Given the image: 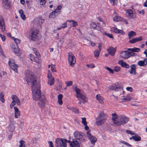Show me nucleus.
<instances>
[{
  "mask_svg": "<svg viewBox=\"0 0 147 147\" xmlns=\"http://www.w3.org/2000/svg\"><path fill=\"white\" fill-rule=\"evenodd\" d=\"M25 78L28 83L31 84L32 97L33 99L37 100L40 98L41 93L40 90V85L38 82H37L34 74L29 70L25 72Z\"/></svg>",
  "mask_w": 147,
  "mask_h": 147,
  "instance_id": "nucleus-1",
  "label": "nucleus"
},
{
  "mask_svg": "<svg viewBox=\"0 0 147 147\" xmlns=\"http://www.w3.org/2000/svg\"><path fill=\"white\" fill-rule=\"evenodd\" d=\"M112 116L113 123L119 126L126 123L129 121L128 118L124 115L117 116L116 114L113 113L112 114Z\"/></svg>",
  "mask_w": 147,
  "mask_h": 147,
  "instance_id": "nucleus-2",
  "label": "nucleus"
},
{
  "mask_svg": "<svg viewBox=\"0 0 147 147\" xmlns=\"http://www.w3.org/2000/svg\"><path fill=\"white\" fill-rule=\"evenodd\" d=\"M26 36L29 39L34 41L39 40L41 38L40 33L37 30L33 31L31 34L29 32L27 31L26 33Z\"/></svg>",
  "mask_w": 147,
  "mask_h": 147,
  "instance_id": "nucleus-3",
  "label": "nucleus"
},
{
  "mask_svg": "<svg viewBox=\"0 0 147 147\" xmlns=\"http://www.w3.org/2000/svg\"><path fill=\"white\" fill-rule=\"evenodd\" d=\"M74 91L76 93V96L78 100H80V99H81L84 102L88 101L87 98L84 95L82 94L81 90L80 89L76 87L74 89Z\"/></svg>",
  "mask_w": 147,
  "mask_h": 147,
  "instance_id": "nucleus-4",
  "label": "nucleus"
},
{
  "mask_svg": "<svg viewBox=\"0 0 147 147\" xmlns=\"http://www.w3.org/2000/svg\"><path fill=\"white\" fill-rule=\"evenodd\" d=\"M67 142L66 139L58 138L55 140V145L57 147H66Z\"/></svg>",
  "mask_w": 147,
  "mask_h": 147,
  "instance_id": "nucleus-5",
  "label": "nucleus"
},
{
  "mask_svg": "<svg viewBox=\"0 0 147 147\" xmlns=\"http://www.w3.org/2000/svg\"><path fill=\"white\" fill-rule=\"evenodd\" d=\"M74 135L75 138L81 142L85 141L86 137L81 132L78 131H76L74 133Z\"/></svg>",
  "mask_w": 147,
  "mask_h": 147,
  "instance_id": "nucleus-6",
  "label": "nucleus"
},
{
  "mask_svg": "<svg viewBox=\"0 0 147 147\" xmlns=\"http://www.w3.org/2000/svg\"><path fill=\"white\" fill-rule=\"evenodd\" d=\"M38 100V106L40 107L41 109H43L45 107L47 102L46 97L42 95Z\"/></svg>",
  "mask_w": 147,
  "mask_h": 147,
  "instance_id": "nucleus-7",
  "label": "nucleus"
},
{
  "mask_svg": "<svg viewBox=\"0 0 147 147\" xmlns=\"http://www.w3.org/2000/svg\"><path fill=\"white\" fill-rule=\"evenodd\" d=\"M68 63L71 66H74L76 62L75 56L71 53H69L68 57Z\"/></svg>",
  "mask_w": 147,
  "mask_h": 147,
  "instance_id": "nucleus-8",
  "label": "nucleus"
},
{
  "mask_svg": "<svg viewBox=\"0 0 147 147\" xmlns=\"http://www.w3.org/2000/svg\"><path fill=\"white\" fill-rule=\"evenodd\" d=\"M110 89L113 91L119 92V93L118 94V95H119L123 93L124 92L122 88L120 87L119 86H117L114 85H112L110 87Z\"/></svg>",
  "mask_w": 147,
  "mask_h": 147,
  "instance_id": "nucleus-9",
  "label": "nucleus"
},
{
  "mask_svg": "<svg viewBox=\"0 0 147 147\" xmlns=\"http://www.w3.org/2000/svg\"><path fill=\"white\" fill-rule=\"evenodd\" d=\"M8 64L11 69L16 72H17L18 66L15 62L14 61L13 59H10L8 61Z\"/></svg>",
  "mask_w": 147,
  "mask_h": 147,
  "instance_id": "nucleus-10",
  "label": "nucleus"
},
{
  "mask_svg": "<svg viewBox=\"0 0 147 147\" xmlns=\"http://www.w3.org/2000/svg\"><path fill=\"white\" fill-rule=\"evenodd\" d=\"M90 131H88L86 133L87 137L91 142L92 144H94L97 140V138L93 136L90 133Z\"/></svg>",
  "mask_w": 147,
  "mask_h": 147,
  "instance_id": "nucleus-11",
  "label": "nucleus"
},
{
  "mask_svg": "<svg viewBox=\"0 0 147 147\" xmlns=\"http://www.w3.org/2000/svg\"><path fill=\"white\" fill-rule=\"evenodd\" d=\"M67 142L69 143V145L71 147H80V144L76 139L73 140L72 142L67 140Z\"/></svg>",
  "mask_w": 147,
  "mask_h": 147,
  "instance_id": "nucleus-12",
  "label": "nucleus"
},
{
  "mask_svg": "<svg viewBox=\"0 0 147 147\" xmlns=\"http://www.w3.org/2000/svg\"><path fill=\"white\" fill-rule=\"evenodd\" d=\"M5 23L3 17L0 16V29L3 32L5 30Z\"/></svg>",
  "mask_w": 147,
  "mask_h": 147,
  "instance_id": "nucleus-13",
  "label": "nucleus"
},
{
  "mask_svg": "<svg viewBox=\"0 0 147 147\" xmlns=\"http://www.w3.org/2000/svg\"><path fill=\"white\" fill-rule=\"evenodd\" d=\"M47 77L48 79V84L50 85H53L54 83V80L53 77L52 76L51 73L49 70L48 71Z\"/></svg>",
  "mask_w": 147,
  "mask_h": 147,
  "instance_id": "nucleus-14",
  "label": "nucleus"
},
{
  "mask_svg": "<svg viewBox=\"0 0 147 147\" xmlns=\"http://www.w3.org/2000/svg\"><path fill=\"white\" fill-rule=\"evenodd\" d=\"M126 15L131 18H135L136 17V13L135 12L129 9L126 10Z\"/></svg>",
  "mask_w": 147,
  "mask_h": 147,
  "instance_id": "nucleus-15",
  "label": "nucleus"
},
{
  "mask_svg": "<svg viewBox=\"0 0 147 147\" xmlns=\"http://www.w3.org/2000/svg\"><path fill=\"white\" fill-rule=\"evenodd\" d=\"M129 56V53L127 51H123L120 53V57L121 58L127 59Z\"/></svg>",
  "mask_w": 147,
  "mask_h": 147,
  "instance_id": "nucleus-16",
  "label": "nucleus"
},
{
  "mask_svg": "<svg viewBox=\"0 0 147 147\" xmlns=\"http://www.w3.org/2000/svg\"><path fill=\"white\" fill-rule=\"evenodd\" d=\"M11 50L15 53L19 54L20 53V49L18 47L17 45H12L11 46Z\"/></svg>",
  "mask_w": 147,
  "mask_h": 147,
  "instance_id": "nucleus-17",
  "label": "nucleus"
},
{
  "mask_svg": "<svg viewBox=\"0 0 147 147\" xmlns=\"http://www.w3.org/2000/svg\"><path fill=\"white\" fill-rule=\"evenodd\" d=\"M11 98L13 101L17 104L19 106H20L21 103L19 99L16 95H12L11 96Z\"/></svg>",
  "mask_w": 147,
  "mask_h": 147,
  "instance_id": "nucleus-18",
  "label": "nucleus"
},
{
  "mask_svg": "<svg viewBox=\"0 0 147 147\" xmlns=\"http://www.w3.org/2000/svg\"><path fill=\"white\" fill-rule=\"evenodd\" d=\"M111 30L116 33L120 34L122 35H124L125 34V32L123 30L119 29L115 27H113L112 28H111Z\"/></svg>",
  "mask_w": 147,
  "mask_h": 147,
  "instance_id": "nucleus-19",
  "label": "nucleus"
},
{
  "mask_svg": "<svg viewBox=\"0 0 147 147\" xmlns=\"http://www.w3.org/2000/svg\"><path fill=\"white\" fill-rule=\"evenodd\" d=\"M108 54L111 56L114 55L116 49L113 47H110L107 49Z\"/></svg>",
  "mask_w": 147,
  "mask_h": 147,
  "instance_id": "nucleus-20",
  "label": "nucleus"
},
{
  "mask_svg": "<svg viewBox=\"0 0 147 147\" xmlns=\"http://www.w3.org/2000/svg\"><path fill=\"white\" fill-rule=\"evenodd\" d=\"M3 5L5 9H8L10 8V4L8 0H3Z\"/></svg>",
  "mask_w": 147,
  "mask_h": 147,
  "instance_id": "nucleus-21",
  "label": "nucleus"
},
{
  "mask_svg": "<svg viewBox=\"0 0 147 147\" xmlns=\"http://www.w3.org/2000/svg\"><path fill=\"white\" fill-rule=\"evenodd\" d=\"M14 110L15 118H18L20 116V112L17 107H14Z\"/></svg>",
  "mask_w": 147,
  "mask_h": 147,
  "instance_id": "nucleus-22",
  "label": "nucleus"
},
{
  "mask_svg": "<svg viewBox=\"0 0 147 147\" xmlns=\"http://www.w3.org/2000/svg\"><path fill=\"white\" fill-rule=\"evenodd\" d=\"M138 64L140 66H144L147 65V59H144L143 60L139 61L138 62Z\"/></svg>",
  "mask_w": 147,
  "mask_h": 147,
  "instance_id": "nucleus-23",
  "label": "nucleus"
},
{
  "mask_svg": "<svg viewBox=\"0 0 147 147\" xmlns=\"http://www.w3.org/2000/svg\"><path fill=\"white\" fill-rule=\"evenodd\" d=\"M118 63L122 67H125L127 69L129 67V65L126 63L122 60L119 61Z\"/></svg>",
  "mask_w": 147,
  "mask_h": 147,
  "instance_id": "nucleus-24",
  "label": "nucleus"
},
{
  "mask_svg": "<svg viewBox=\"0 0 147 147\" xmlns=\"http://www.w3.org/2000/svg\"><path fill=\"white\" fill-rule=\"evenodd\" d=\"M107 116L103 112H101L99 114L97 119H106Z\"/></svg>",
  "mask_w": 147,
  "mask_h": 147,
  "instance_id": "nucleus-25",
  "label": "nucleus"
},
{
  "mask_svg": "<svg viewBox=\"0 0 147 147\" xmlns=\"http://www.w3.org/2000/svg\"><path fill=\"white\" fill-rule=\"evenodd\" d=\"M44 21V20L40 17L36 18L34 20V22L40 25H41Z\"/></svg>",
  "mask_w": 147,
  "mask_h": 147,
  "instance_id": "nucleus-26",
  "label": "nucleus"
},
{
  "mask_svg": "<svg viewBox=\"0 0 147 147\" xmlns=\"http://www.w3.org/2000/svg\"><path fill=\"white\" fill-rule=\"evenodd\" d=\"M30 57L31 60L32 61H35L38 63H39L40 62V61L37 57H34L32 54L30 55Z\"/></svg>",
  "mask_w": 147,
  "mask_h": 147,
  "instance_id": "nucleus-27",
  "label": "nucleus"
},
{
  "mask_svg": "<svg viewBox=\"0 0 147 147\" xmlns=\"http://www.w3.org/2000/svg\"><path fill=\"white\" fill-rule=\"evenodd\" d=\"M15 127V124L10 123L8 128V131L11 132H13L14 130Z\"/></svg>",
  "mask_w": 147,
  "mask_h": 147,
  "instance_id": "nucleus-28",
  "label": "nucleus"
},
{
  "mask_svg": "<svg viewBox=\"0 0 147 147\" xmlns=\"http://www.w3.org/2000/svg\"><path fill=\"white\" fill-rule=\"evenodd\" d=\"M96 98L100 103L101 104L103 103V98L99 94L96 95Z\"/></svg>",
  "mask_w": 147,
  "mask_h": 147,
  "instance_id": "nucleus-29",
  "label": "nucleus"
},
{
  "mask_svg": "<svg viewBox=\"0 0 147 147\" xmlns=\"http://www.w3.org/2000/svg\"><path fill=\"white\" fill-rule=\"evenodd\" d=\"M130 70L129 73L131 74L135 75L136 74V66L134 64L130 66Z\"/></svg>",
  "mask_w": 147,
  "mask_h": 147,
  "instance_id": "nucleus-30",
  "label": "nucleus"
},
{
  "mask_svg": "<svg viewBox=\"0 0 147 147\" xmlns=\"http://www.w3.org/2000/svg\"><path fill=\"white\" fill-rule=\"evenodd\" d=\"M113 15L115 16L113 18V21H114L117 22L122 20V18L118 16H117L116 13H114Z\"/></svg>",
  "mask_w": 147,
  "mask_h": 147,
  "instance_id": "nucleus-31",
  "label": "nucleus"
},
{
  "mask_svg": "<svg viewBox=\"0 0 147 147\" xmlns=\"http://www.w3.org/2000/svg\"><path fill=\"white\" fill-rule=\"evenodd\" d=\"M57 15L56 11H54L50 13L49 17L50 19H53L55 18Z\"/></svg>",
  "mask_w": 147,
  "mask_h": 147,
  "instance_id": "nucleus-32",
  "label": "nucleus"
},
{
  "mask_svg": "<svg viewBox=\"0 0 147 147\" xmlns=\"http://www.w3.org/2000/svg\"><path fill=\"white\" fill-rule=\"evenodd\" d=\"M98 121H96V124L98 125H100L104 124L106 119H98Z\"/></svg>",
  "mask_w": 147,
  "mask_h": 147,
  "instance_id": "nucleus-33",
  "label": "nucleus"
},
{
  "mask_svg": "<svg viewBox=\"0 0 147 147\" xmlns=\"http://www.w3.org/2000/svg\"><path fill=\"white\" fill-rule=\"evenodd\" d=\"M19 13L21 18L24 20L26 19L25 15L24 14V11L22 9H20L19 11Z\"/></svg>",
  "mask_w": 147,
  "mask_h": 147,
  "instance_id": "nucleus-34",
  "label": "nucleus"
},
{
  "mask_svg": "<svg viewBox=\"0 0 147 147\" xmlns=\"http://www.w3.org/2000/svg\"><path fill=\"white\" fill-rule=\"evenodd\" d=\"M63 96L61 94H59L58 96V103L60 105H62L63 104V102L62 101V99Z\"/></svg>",
  "mask_w": 147,
  "mask_h": 147,
  "instance_id": "nucleus-35",
  "label": "nucleus"
},
{
  "mask_svg": "<svg viewBox=\"0 0 147 147\" xmlns=\"http://www.w3.org/2000/svg\"><path fill=\"white\" fill-rule=\"evenodd\" d=\"M136 32L133 31H131L128 33V38L130 39L131 38L136 36Z\"/></svg>",
  "mask_w": 147,
  "mask_h": 147,
  "instance_id": "nucleus-36",
  "label": "nucleus"
},
{
  "mask_svg": "<svg viewBox=\"0 0 147 147\" xmlns=\"http://www.w3.org/2000/svg\"><path fill=\"white\" fill-rule=\"evenodd\" d=\"M128 51L133 52H138L139 51L140 49L138 48H133L128 49Z\"/></svg>",
  "mask_w": 147,
  "mask_h": 147,
  "instance_id": "nucleus-37",
  "label": "nucleus"
},
{
  "mask_svg": "<svg viewBox=\"0 0 147 147\" xmlns=\"http://www.w3.org/2000/svg\"><path fill=\"white\" fill-rule=\"evenodd\" d=\"M100 51L98 49L95 50L94 52V56L96 58H98L99 57Z\"/></svg>",
  "mask_w": 147,
  "mask_h": 147,
  "instance_id": "nucleus-38",
  "label": "nucleus"
},
{
  "mask_svg": "<svg viewBox=\"0 0 147 147\" xmlns=\"http://www.w3.org/2000/svg\"><path fill=\"white\" fill-rule=\"evenodd\" d=\"M122 99L125 100L127 101H130L131 99V97L129 95H127L125 97H123L121 98Z\"/></svg>",
  "mask_w": 147,
  "mask_h": 147,
  "instance_id": "nucleus-39",
  "label": "nucleus"
},
{
  "mask_svg": "<svg viewBox=\"0 0 147 147\" xmlns=\"http://www.w3.org/2000/svg\"><path fill=\"white\" fill-rule=\"evenodd\" d=\"M11 38L14 41L17 45L20 43V41L18 39L15 38L14 37H12Z\"/></svg>",
  "mask_w": 147,
  "mask_h": 147,
  "instance_id": "nucleus-40",
  "label": "nucleus"
},
{
  "mask_svg": "<svg viewBox=\"0 0 147 147\" xmlns=\"http://www.w3.org/2000/svg\"><path fill=\"white\" fill-rule=\"evenodd\" d=\"M133 138H134V140L136 141H139L141 140V137L138 136H133Z\"/></svg>",
  "mask_w": 147,
  "mask_h": 147,
  "instance_id": "nucleus-41",
  "label": "nucleus"
},
{
  "mask_svg": "<svg viewBox=\"0 0 147 147\" xmlns=\"http://www.w3.org/2000/svg\"><path fill=\"white\" fill-rule=\"evenodd\" d=\"M4 95L3 93H1L0 95V100L3 103L5 102V99L4 98Z\"/></svg>",
  "mask_w": 147,
  "mask_h": 147,
  "instance_id": "nucleus-42",
  "label": "nucleus"
},
{
  "mask_svg": "<svg viewBox=\"0 0 147 147\" xmlns=\"http://www.w3.org/2000/svg\"><path fill=\"white\" fill-rule=\"evenodd\" d=\"M20 145L19 147H25V142L22 140H21L19 142Z\"/></svg>",
  "mask_w": 147,
  "mask_h": 147,
  "instance_id": "nucleus-43",
  "label": "nucleus"
},
{
  "mask_svg": "<svg viewBox=\"0 0 147 147\" xmlns=\"http://www.w3.org/2000/svg\"><path fill=\"white\" fill-rule=\"evenodd\" d=\"M105 68L107 69L109 72L110 74H113L114 73L113 70L111 69V68L108 67L106 66L105 67Z\"/></svg>",
  "mask_w": 147,
  "mask_h": 147,
  "instance_id": "nucleus-44",
  "label": "nucleus"
},
{
  "mask_svg": "<svg viewBox=\"0 0 147 147\" xmlns=\"http://www.w3.org/2000/svg\"><path fill=\"white\" fill-rule=\"evenodd\" d=\"M82 119V123L84 125H87V122L86 121V118L85 117L81 118Z\"/></svg>",
  "mask_w": 147,
  "mask_h": 147,
  "instance_id": "nucleus-45",
  "label": "nucleus"
},
{
  "mask_svg": "<svg viewBox=\"0 0 147 147\" xmlns=\"http://www.w3.org/2000/svg\"><path fill=\"white\" fill-rule=\"evenodd\" d=\"M96 24L94 22H92L90 24V27L92 28H95L96 27Z\"/></svg>",
  "mask_w": 147,
  "mask_h": 147,
  "instance_id": "nucleus-46",
  "label": "nucleus"
},
{
  "mask_svg": "<svg viewBox=\"0 0 147 147\" xmlns=\"http://www.w3.org/2000/svg\"><path fill=\"white\" fill-rule=\"evenodd\" d=\"M110 3L113 5H115L117 2V0H109Z\"/></svg>",
  "mask_w": 147,
  "mask_h": 147,
  "instance_id": "nucleus-47",
  "label": "nucleus"
},
{
  "mask_svg": "<svg viewBox=\"0 0 147 147\" xmlns=\"http://www.w3.org/2000/svg\"><path fill=\"white\" fill-rule=\"evenodd\" d=\"M121 69L120 66H116L114 67V70L116 72H118Z\"/></svg>",
  "mask_w": 147,
  "mask_h": 147,
  "instance_id": "nucleus-48",
  "label": "nucleus"
},
{
  "mask_svg": "<svg viewBox=\"0 0 147 147\" xmlns=\"http://www.w3.org/2000/svg\"><path fill=\"white\" fill-rule=\"evenodd\" d=\"M120 142L122 143V144H125L126 146H127L128 147H131V145L130 144L126 142L123 141H120Z\"/></svg>",
  "mask_w": 147,
  "mask_h": 147,
  "instance_id": "nucleus-49",
  "label": "nucleus"
},
{
  "mask_svg": "<svg viewBox=\"0 0 147 147\" xmlns=\"http://www.w3.org/2000/svg\"><path fill=\"white\" fill-rule=\"evenodd\" d=\"M51 70L53 72L56 71V69L55 67V65L51 64Z\"/></svg>",
  "mask_w": 147,
  "mask_h": 147,
  "instance_id": "nucleus-50",
  "label": "nucleus"
},
{
  "mask_svg": "<svg viewBox=\"0 0 147 147\" xmlns=\"http://www.w3.org/2000/svg\"><path fill=\"white\" fill-rule=\"evenodd\" d=\"M73 82L72 81H66L65 82L67 86H71Z\"/></svg>",
  "mask_w": 147,
  "mask_h": 147,
  "instance_id": "nucleus-51",
  "label": "nucleus"
},
{
  "mask_svg": "<svg viewBox=\"0 0 147 147\" xmlns=\"http://www.w3.org/2000/svg\"><path fill=\"white\" fill-rule=\"evenodd\" d=\"M16 104V103L14 102V101H12L10 105V108L11 109H12Z\"/></svg>",
  "mask_w": 147,
  "mask_h": 147,
  "instance_id": "nucleus-52",
  "label": "nucleus"
},
{
  "mask_svg": "<svg viewBox=\"0 0 147 147\" xmlns=\"http://www.w3.org/2000/svg\"><path fill=\"white\" fill-rule=\"evenodd\" d=\"M9 121L10 122V123H14L16 124L15 121L14 120V119L13 118L11 117L9 118Z\"/></svg>",
  "mask_w": 147,
  "mask_h": 147,
  "instance_id": "nucleus-53",
  "label": "nucleus"
},
{
  "mask_svg": "<svg viewBox=\"0 0 147 147\" xmlns=\"http://www.w3.org/2000/svg\"><path fill=\"white\" fill-rule=\"evenodd\" d=\"M0 37L1 38V40L3 41H5L6 38L5 36L4 35L0 34Z\"/></svg>",
  "mask_w": 147,
  "mask_h": 147,
  "instance_id": "nucleus-54",
  "label": "nucleus"
},
{
  "mask_svg": "<svg viewBox=\"0 0 147 147\" xmlns=\"http://www.w3.org/2000/svg\"><path fill=\"white\" fill-rule=\"evenodd\" d=\"M126 132L127 133L131 135H134L135 134V133L134 131L129 130H127Z\"/></svg>",
  "mask_w": 147,
  "mask_h": 147,
  "instance_id": "nucleus-55",
  "label": "nucleus"
},
{
  "mask_svg": "<svg viewBox=\"0 0 147 147\" xmlns=\"http://www.w3.org/2000/svg\"><path fill=\"white\" fill-rule=\"evenodd\" d=\"M33 51H34V53L35 54L37 57H38L39 55V54L38 53V52L37 51L36 49L34 48H33Z\"/></svg>",
  "mask_w": 147,
  "mask_h": 147,
  "instance_id": "nucleus-56",
  "label": "nucleus"
},
{
  "mask_svg": "<svg viewBox=\"0 0 147 147\" xmlns=\"http://www.w3.org/2000/svg\"><path fill=\"white\" fill-rule=\"evenodd\" d=\"M136 42L139 41H141L142 40V36H140L138 38H135Z\"/></svg>",
  "mask_w": 147,
  "mask_h": 147,
  "instance_id": "nucleus-57",
  "label": "nucleus"
},
{
  "mask_svg": "<svg viewBox=\"0 0 147 147\" xmlns=\"http://www.w3.org/2000/svg\"><path fill=\"white\" fill-rule=\"evenodd\" d=\"M46 1L45 0H40V4L42 5H44L46 3Z\"/></svg>",
  "mask_w": 147,
  "mask_h": 147,
  "instance_id": "nucleus-58",
  "label": "nucleus"
},
{
  "mask_svg": "<svg viewBox=\"0 0 147 147\" xmlns=\"http://www.w3.org/2000/svg\"><path fill=\"white\" fill-rule=\"evenodd\" d=\"M86 66L88 68H93L94 67V65L93 64L87 65Z\"/></svg>",
  "mask_w": 147,
  "mask_h": 147,
  "instance_id": "nucleus-59",
  "label": "nucleus"
},
{
  "mask_svg": "<svg viewBox=\"0 0 147 147\" xmlns=\"http://www.w3.org/2000/svg\"><path fill=\"white\" fill-rule=\"evenodd\" d=\"M129 42L131 44H133L136 42L135 38H133L132 40H129Z\"/></svg>",
  "mask_w": 147,
  "mask_h": 147,
  "instance_id": "nucleus-60",
  "label": "nucleus"
},
{
  "mask_svg": "<svg viewBox=\"0 0 147 147\" xmlns=\"http://www.w3.org/2000/svg\"><path fill=\"white\" fill-rule=\"evenodd\" d=\"M71 24L72 25V26L74 27H76V26L77 25V22L74 21L73 22H72Z\"/></svg>",
  "mask_w": 147,
  "mask_h": 147,
  "instance_id": "nucleus-61",
  "label": "nucleus"
},
{
  "mask_svg": "<svg viewBox=\"0 0 147 147\" xmlns=\"http://www.w3.org/2000/svg\"><path fill=\"white\" fill-rule=\"evenodd\" d=\"M126 89L127 90L129 91L130 92H131L133 90L132 88L130 87H127L126 88Z\"/></svg>",
  "mask_w": 147,
  "mask_h": 147,
  "instance_id": "nucleus-62",
  "label": "nucleus"
},
{
  "mask_svg": "<svg viewBox=\"0 0 147 147\" xmlns=\"http://www.w3.org/2000/svg\"><path fill=\"white\" fill-rule=\"evenodd\" d=\"M72 110L74 112L76 113H78L79 111L78 109L74 108L72 109Z\"/></svg>",
  "mask_w": 147,
  "mask_h": 147,
  "instance_id": "nucleus-63",
  "label": "nucleus"
},
{
  "mask_svg": "<svg viewBox=\"0 0 147 147\" xmlns=\"http://www.w3.org/2000/svg\"><path fill=\"white\" fill-rule=\"evenodd\" d=\"M67 23L65 22L64 24H62V26H61L62 28H65L67 27Z\"/></svg>",
  "mask_w": 147,
  "mask_h": 147,
  "instance_id": "nucleus-64",
  "label": "nucleus"
}]
</instances>
